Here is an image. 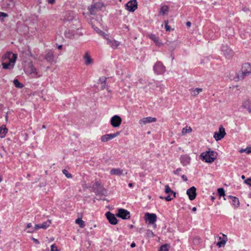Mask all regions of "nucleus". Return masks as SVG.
Listing matches in <instances>:
<instances>
[{"mask_svg": "<svg viewBox=\"0 0 251 251\" xmlns=\"http://www.w3.org/2000/svg\"><path fill=\"white\" fill-rule=\"evenodd\" d=\"M217 153L209 148L205 152H202L200 158L206 163H211L216 159Z\"/></svg>", "mask_w": 251, "mask_h": 251, "instance_id": "f03ea898", "label": "nucleus"}, {"mask_svg": "<svg viewBox=\"0 0 251 251\" xmlns=\"http://www.w3.org/2000/svg\"><path fill=\"white\" fill-rule=\"evenodd\" d=\"M45 59L50 63H52L54 61V55L52 51H48L45 55Z\"/></svg>", "mask_w": 251, "mask_h": 251, "instance_id": "5701e85b", "label": "nucleus"}, {"mask_svg": "<svg viewBox=\"0 0 251 251\" xmlns=\"http://www.w3.org/2000/svg\"><path fill=\"white\" fill-rule=\"evenodd\" d=\"M105 216L110 224L115 225L118 223V220L115 215L110 211H108L105 213Z\"/></svg>", "mask_w": 251, "mask_h": 251, "instance_id": "4468645a", "label": "nucleus"}, {"mask_svg": "<svg viewBox=\"0 0 251 251\" xmlns=\"http://www.w3.org/2000/svg\"><path fill=\"white\" fill-rule=\"evenodd\" d=\"M186 25L188 27H190L191 25V23L190 22H187L186 23Z\"/></svg>", "mask_w": 251, "mask_h": 251, "instance_id": "603ef678", "label": "nucleus"}, {"mask_svg": "<svg viewBox=\"0 0 251 251\" xmlns=\"http://www.w3.org/2000/svg\"><path fill=\"white\" fill-rule=\"evenodd\" d=\"M136 246V244L134 243V242H132L131 245H130V247L131 248H134Z\"/></svg>", "mask_w": 251, "mask_h": 251, "instance_id": "864d4df0", "label": "nucleus"}, {"mask_svg": "<svg viewBox=\"0 0 251 251\" xmlns=\"http://www.w3.org/2000/svg\"><path fill=\"white\" fill-rule=\"evenodd\" d=\"M31 239H32V240H33V242H34L35 244H40L39 241L37 239H35V238H33V237H32V238H31Z\"/></svg>", "mask_w": 251, "mask_h": 251, "instance_id": "de8ad7c7", "label": "nucleus"}, {"mask_svg": "<svg viewBox=\"0 0 251 251\" xmlns=\"http://www.w3.org/2000/svg\"><path fill=\"white\" fill-rule=\"evenodd\" d=\"M153 70L155 74L161 75L165 72V67L161 62H157L153 66Z\"/></svg>", "mask_w": 251, "mask_h": 251, "instance_id": "6e6552de", "label": "nucleus"}, {"mask_svg": "<svg viewBox=\"0 0 251 251\" xmlns=\"http://www.w3.org/2000/svg\"><path fill=\"white\" fill-rule=\"evenodd\" d=\"M149 37L154 41L157 46H159L162 44V43L160 42L159 37L155 34H151L149 35Z\"/></svg>", "mask_w": 251, "mask_h": 251, "instance_id": "393cba45", "label": "nucleus"}, {"mask_svg": "<svg viewBox=\"0 0 251 251\" xmlns=\"http://www.w3.org/2000/svg\"><path fill=\"white\" fill-rule=\"evenodd\" d=\"M104 77H100L99 79V81L101 82V83L102 82H103V79H102Z\"/></svg>", "mask_w": 251, "mask_h": 251, "instance_id": "5fc2aeb1", "label": "nucleus"}, {"mask_svg": "<svg viewBox=\"0 0 251 251\" xmlns=\"http://www.w3.org/2000/svg\"><path fill=\"white\" fill-rule=\"evenodd\" d=\"M221 234H222L223 238H222L221 237H219V241L216 244V245L219 248L224 247L225 245V244L227 240V236L226 235L222 234V233H221Z\"/></svg>", "mask_w": 251, "mask_h": 251, "instance_id": "412c9836", "label": "nucleus"}, {"mask_svg": "<svg viewBox=\"0 0 251 251\" xmlns=\"http://www.w3.org/2000/svg\"><path fill=\"white\" fill-rule=\"evenodd\" d=\"M192 130V128L190 127H189L188 128H187V127H184L182 129V134L185 135L187 133H190Z\"/></svg>", "mask_w": 251, "mask_h": 251, "instance_id": "f704fd0d", "label": "nucleus"}, {"mask_svg": "<svg viewBox=\"0 0 251 251\" xmlns=\"http://www.w3.org/2000/svg\"><path fill=\"white\" fill-rule=\"evenodd\" d=\"M247 154H250L251 153V148H246L244 150Z\"/></svg>", "mask_w": 251, "mask_h": 251, "instance_id": "49530a36", "label": "nucleus"}, {"mask_svg": "<svg viewBox=\"0 0 251 251\" xmlns=\"http://www.w3.org/2000/svg\"><path fill=\"white\" fill-rule=\"evenodd\" d=\"M126 8L130 12H134L137 8V2L136 0H132L126 4Z\"/></svg>", "mask_w": 251, "mask_h": 251, "instance_id": "f8f14e48", "label": "nucleus"}, {"mask_svg": "<svg viewBox=\"0 0 251 251\" xmlns=\"http://www.w3.org/2000/svg\"><path fill=\"white\" fill-rule=\"evenodd\" d=\"M186 194L188 196L190 200H194L197 195L196 188L194 186L191 187L187 190Z\"/></svg>", "mask_w": 251, "mask_h": 251, "instance_id": "dca6fc26", "label": "nucleus"}, {"mask_svg": "<svg viewBox=\"0 0 251 251\" xmlns=\"http://www.w3.org/2000/svg\"><path fill=\"white\" fill-rule=\"evenodd\" d=\"M164 23H165V28L166 30L167 31H170L171 27L168 25V24H169L168 21H165Z\"/></svg>", "mask_w": 251, "mask_h": 251, "instance_id": "a19ab883", "label": "nucleus"}, {"mask_svg": "<svg viewBox=\"0 0 251 251\" xmlns=\"http://www.w3.org/2000/svg\"><path fill=\"white\" fill-rule=\"evenodd\" d=\"M180 171H181V168H177L176 170L174 171V174H175V175H179V173Z\"/></svg>", "mask_w": 251, "mask_h": 251, "instance_id": "a18cd8bd", "label": "nucleus"}, {"mask_svg": "<svg viewBox=\"0 0 251 251\" xmlns=\"http://www.w3.org/2000/svg\"><path fill=\"white\" fill-rule=\"evenodd\" d=\"M62 173L63 174L66 176V177L68 178H72L73 176L72 175V174H71L70 173H69L67 170H65V169H63L62 170Z\"/></svg>", "mask_w": 251, "mask_h": 251, "instance_id": "4c0bfd02", "label": "nucleus"}, {"mask_svg": "<svg viewBox=\"0 0 251 251\" xmlns=\"http://www.w3.org/2000/svg\"><path fill=\"white\" fill-rule=\"evenodd\" d=\"M110 174L112 175H118V176L122 175V176H124V174H123V170L121 169H119V168H118V169L113 168V169H112L110 171Z\"/></svg>", "mask_w": 251, "mask_h": 251, "instance_id": "bb28decb", "label": "nucleus"}, {"mask_svg": "<svg viewBox=\"0 0 251 251\" xmlns=\"http://www.w3.org/2000/svg\"><path fill=\"white\" fill-rule=\"evenodd\" d=\"M100 3H95L91 5V6H90V7L89 9L90 13L91 14H94V13L95 12V10L96 9H98L99 8V6L98 5H100Z\"/></svg>", "mask_w": 251, "mask_h": 251, "instance_id": "c85d7f7f", "label": "nucleus"}, {"mask_svg": "<svg viewBox=\"0 0 251 251\" xmlns=\"http://www.w3.org/2000/svg\"><path fill=\"white\" fill-rule=\"evenodd\" d=\"M189 91L192 96H196L202 91V89L200 88H191Z\"/></svg>", "mask_w": 251, "mask_h": 251, "instance_id": "a878e982", "label": "nucleus"}, {"mask_svg": "<svg viewBox=\"0 0 251 251\" xmlns=\"http://www.w3.org/2000/svg\"><path fill=\"white\" fill-rule=\"evenodd\" d=\"M31 228V229L32 228L31 223H28L27 224L26 228Z\"/></svg>", "mask_w": 251, "mask_h": 251, "instance_id": "3c124183", "label": "nucleus"}, {"mask_svg": "<svg viewBox=\"0 0 251 251\" xmlns=\"http://www.w3.org/2000/svg\"><path fill=\"white\" fill-rule=\"evenodd\" d=\"M250 73H251V65L249 63H246L242 65L241 72L238 74L237 76L239 79H243Z\"/></svg>", "mask_w": 251, "mask_h": 251, "instance_id": "7ed1b4c3", "label": "nucleus"}, {"mask_svg": "<svg viewBox=\"0 0 251 251\" xmlns=\"http://www.w3.org/2000/svg\"><path fill=\"white\" fill-rule=\"evenodd\" d=\"M75 34V31L74 29H67L64 32L65 37L68 38H73Z\"/></svg>", "mask_w": 251, "mask_h": 251, "instance_id": "4be33fe9", "label": "nucleus"}, {"mask_svg": "<svg viewBox=\"0 0 251 251\" xmlns=\"http://www.w3.org/2000/svg\"><path fill=\"white\" fill-rule=\"evenodd\" d=\"M241 178H242V179H245V176L242 175V176H241Z\"/></svg>", "mask_w": 251, "mask_h": 251, "instance_id": "680f3d73", "label": "nucleus"}, {"mask_svg": "<svg viewBox=\"0 0 251 251\" xmlns=\"http://www.w3.org/2000/svg\"><path fill=\"white\" fill-rule=\"evenodd\" d=\"M84 59H85V64L86 65H89L93 62L92 59L88 53H85Z\"/></svg>", "mask_w": 251, "mask_h": 251, "instance_id": "cd10ccee", "label": "nucleus"}, {"mask_svg": "<svg viewBox=\"0 0 251 251\" xmlns=\"http://www.w3.org/2000/svg\"><path fill=\"white\" fill-rule=\"evenodd\" d=\"M62 45H60L58 46V49L61 50V49H62Z\"/></svg>", "mask_w": 251, "mask_h": 251, "instance_id": "6e6d98bb", "label": "nucleus"}, {"mask_svg": "<svg viewBox=\"0 0 251 251\" xmlns=\"http://www.w3.org/2000/svg\"><path fill=\"white\" fill-rule=\"evenodd\" d=\"M75 223L78 224L80 227H83L84 226V224L83 221L80 219L78 218L75 220Z\"/></svg>", "mask_w": 251, "mask_h": 251, "instance_id": "c9c22d12", "label": "nucleus"}, {"mask_svg": "<svg viewBox=\"0 0 251 251\" xmlns=\"http://www.w3.org/2000/svg\"><path fill=\"white\" fill-rule=\"evenodd\" d=\"M116 216L123 220L129 219L130 217L129 212L122 208L118 209V212L117 213Z\"/></svg>", "mask_w": 251, "mask_h": 251, "instance_id": "9b49d317", "label": "nucleus"}, {"mask_svg": "<svg viewBox=\"0 0 251 251\" xmlns=\"http://www.w3.org/2000/svg\"><path fill=\"white\" fill-rule=\"evenodd\" d=\"M7 129L4 126H0V137L3 138L7 132Z\"/></svg>", "mask_w": 251, "mask_h": 251, "instance_id": "c756f323", "label": "nucleus"}, {"mask_svg": "<svg viewBox=\"0 0 251 251\" xmlns=\"http://www.w3.org/2000/svg\"><path fill=\"white\" fill-rule=\"evenodd\" d=\"M7 118H8V112L6 113V115H5V119H6V120H7Z\"/></svg>", "mask_w": 251, "mask_h": 251, "instance_id": "052dcab7", "label": "nucleus"}, {"mask_svg": "<svg viewBox=\"0 0 251 251\" xmlns=\"http://www.w3.org/2000/svg\"><path fill=\"white\" fill-rule=\"evenodd\" d=\"M218 193L220 197L225 196V192L223 188H220L218 189Z\"/></svg>", "mask_w": 251, "mask_h": 251, "instance_id": "58836bf2", "label": "nucleus"}, {"mask_svg": "<svg viewBox=\"0 0 251 251\" xmlns=\"http://www.w3.org/2000/svg\"><path fill=\"white\" fill-rule=\"evenodd\" d=\"M132 186H133V184L132 183H128V186L129 187H132Z\"/></svg>", "mask_w": 251, "mask_h": 251, "instance_id": "bf43d9fd", "label": "nucleus"}, {"mask_svg": "<svg viewBox=\"0 0 251 251\" xmlns=\"http://www.w3.org/2000/svg\"><path fill=\"white\" fill-rule=\"evenodd\" d=\"M13 83L15 86L18 88H22L24 85L21 83L17 79H14L13 80Z\"/></svg>", "mask_w": 251, "mask_h": 251, "instance_id": "2f4dec72", "label": "nucleus"}, {"mask_svg": "<svg viewBox=\"0 0 251 251\" xmlns=\"http://www.w3.org/2000/svg\"><path fill=\"white\" fill-rule=\"evenodd\" d=\"M26 72L27 74L32 75V77H39L38 75L37 70L32 64H30L28 67L26 69Z\"/></svg>", "mask_w": 251, "mask_h": 251, "instance_id": "f3484780", "label": "nucleus"}, {"mask_svg": "<svg viewBox=\"0 0 251 251\" xmlns=\"http://www.w3.org/2000/svg\"><path fill=\"white\" fill-rule=\"evenodd\" d=\"M3 59H9L8 63L3 62L2 66L4 69H12L17 58V54L12 53L10 51L6 52L2 56Z\"/></svg>", "mask_w": 251, "mask_h": 251, "instance_id": "f257e3e1", "label": "nucleus"}, {"mask_svg": "<svg viewBox=\"0 0 251 251\" xmlns=\"http://www.w3.org/2000/svg\"><path fill=\"white\" fill-rule=\"evenodd\" d=\"M222 51L223 52L225 55H230L232 53V50L230 49L227 48L225 49V47H223Z\"/></svg>", "mask_w": 251, "mask_h": 251, "instance_id": "473e14b6", "label": "nucleus"}, {"mask_svg": "<svg viewBox=\"0 0 251 251\" xmlns=\"http://www.w3.org/2000/svg\"><path fill=\"white\" fill-rule=\"evenodd\" d=\"M156 121V119L155 118H153L151 117H148L143 118L141 119L139 121V124L141 125H146L148 123H151L153 122H155Z\"/></svg>", "mask_w": 251, "mask_h": 251, "instance_id": "6ab92c4d", "label": "nucleus"}, {"mask_svg": "<svg viewBox=\"0 0 251 251\" xmlns=\"http://www.w3.org/2000/svg\"><path fill=\"white\" fill-rule=\"evenodd\" d=\"M50 224H51L50 221V220H48V221H47L46 222H45L43 223L42 224H36L35 225L34 227V228H32L31 229H30L29 230H28L27 232L32 233L35 230H37L39 229V228L46 229L47 228H48L50 226Z\"/></svg>", "mask_w": 251, "mask_h": 251, "instance_id": "0eeeda50", "label": "nucleus"}, {"mask_svg": "<svg viewBox=\"0 0 251 251\" xmlns=\"http://www.w3.org/2000/svg\"><path fill=\"white\" fill-rule=\"evenodd\" d=\"M181 178L183 179V180L184 181H187V178L186 177V176L184 175H182L181 176Z\"/></svg>", "mask_w": 251, "mask_h": 251, "instance_id": "09e8293b", "label": "nucleus"}, {"mask_svg": "<svg viewBox=\"0 0 251 251\" xmlns=\"http://www.w3.org/2000/svg\"><path fill=\"white\" fill-rule=\"evenodd\" d=\"M155 236L154 233L152 231V230L150 229H148L146 231V236L149 238L153 237Z\"/></svg>", "mask_w": 251, "mask_h": 251, "instance_id": "e433bc0d", "label": "nucleus"}, {"mask_svg": "<svg viewBox=\"0 0 251 251\" xmlns=\"http://www.w3.org/2000/svg\"><path fill=\"white\" fill-rule=\"evenodd\" d=\"M165 192L168 194V195L167 197H160L161 199H165L166 201H171L174 198L176 197V193L174 192L168 185H166L165 186Z\"/></svg>", "mask_w": 251, "mask_h": 251, "instance_id": "20e7f679", "label": "nucleus"}, {"mask_svg": "<svg viewBox=\"0 0 251 251\" xmlns=\"http://www.w3.org/2000/svg\"><path fill=\"white\" fill-rule=\"evenodd\" d=\"M211 198L212 200H213V201L215 199V198L213 196H211Z\"/></svg>", "mask_w": 251, "mask_h": 251, "instance_id": "e2e57ef3", "label": "nucleus"}, {"mask_svg": "<svg viewBox=\"0 0 251 251\" xmlns=\"http://www.w3.org/2000/svg\"><path fill=\"white\" fill-rule=\"evenodd\" d=\"M244 150L242 149V150H241L240 151H241V152H243V151H245Z\"/></svg>", "mask_w": 251, "mask_h": 251, "instance_id": "338daca9", "label": "nucleus"}, {"mask_svg": "<svg viewBox=\"0 0 251 251\" xmlns=\"http://www.w3.org/2000/svg\"><path fill=\"white\" fill-rule=\"evenodd\" d=\"M191 157L187 154L181 155L180 157V163L183 166H186L191 162Z\"/></svg>", "mask_w": 251, "mask_h": 251, "instance_id": "aec40b11", "label": "nucleus"}, {"mask_svg": "<svg viewBox=\"0 0 251 251\" xmlns=\"http://www.w3.org/2000/svg\"><path fill=\"white\" fill-rule=\"evenodd\" d=\"M169 10V7L167 5H163L161 7L159 13L162 15H164Z\"/></svg>", "mask_w": 251, "mask_h": 251, "instance_id": "7c9ffc66", "label": "nucleus"}, {"mask_svg": "<svg viewBox=\"0 0 251 251\" xmlns=\"http://www.w3.org/2000/svg\"><path fill=\"white\" fill-rule=\"evenodd\" d=\"M226 134L225 128L222 126H221L219 127V131L214 133V138L216 141H218L223 138Z\"/></svg>", "mask_w": 251, "mask_h": 251, "instance_id": "9d476101", "label": "nucleus"}, {"mask_svg": "<svg viewBox=\"0 0 251 251\" xmlns=\"http://www.w3.org/2000/svg\"><path fill=\"white\" fill-rule=\"evenodd\" d=\"M169 248V245L164 244L160 247L159 251H168Z\"/></svg>", "mask_w": 251, "mask_h": 251, "instance_id": "72a5a7b5", "label": "nucleus"}, {"mask_svg": "<svg viewBox=\"0 0 251 251\" xmlns=\"http://www.w3.org/2000/svg\"><path fill=\"white\" fill-rule=\"evenodd\" d=\"M241 107L247 109L249 113H251V100L249 99H246L243 100Z\"/></svg>", "mask_w": 251, "mask_h": 251, "instance_id": "a211bd4d", "label": "nucleus"}, {"mask_svg": "<svg viewBox=\"0 0 251 251\" xmlns=\"http://www.w3.org/2000/svg\"><path fill=\"white\" fill-rule=\"evenodd\" d=\"M8 14L7 13H4V12H0V18H1V17L2 18H5V17H8Z\"/></svg>", "mask_w": 251, "mask_h": 251, "instance_id": "37998d69", "label": "nucleus"}, {"mask_svg": "<svg viewBox=\"0 0 251 251\" xmlns=\"http://www.w3.org/2000/svg\"><path fill=\"white\" fill-rule=\"evenodd\" d=\"M73 17H71V19H66V18H65V20H66V21H71V20H73Z\"/></svg>", "mask_w": 251, "mask_h": 251, "instance_id": "13d9d810", "label": "nucleus"}, {"mask_svg": "<svg viewBox=\"0 0 251 251\" xmlns=\"http://www.w3.org/2000/svg\"><path fill=\"white\" fill-rule=\"evenodd\" d=\"M120 132H116V133H114L107 134L103 135L101 137V141L102 142H107L118 136L120 134Z\"/></svg>", "mask_w": 251, "mask_h": 251, "instance_id": "2eb2a0df", "label": "nucleus"}, {"mask_svg": "<svg viewBox=\"0 0 251 251\" xmlns=\"http://www.w3.org/2000/svg\"><path fill=\"white\" fill-rule=\"evenodd\" d=\"M144 218L145 221H148L149 224H153L157 220V216L154 213H146Z\"/></svg>", "mask_w": 251, "mask_h": 251, "instance_id": "ddd939ff", "label": "nucleus"}, {"mask_svg": "<svg viewBox=\"0 0 251 251\" xmlns=\"http://www.w3.org/2000/svg\"><path fill=\"white\" fill-rule=\"evenodd\" d=\"M42 128H46V126L45 125L42 126Z\"/></svg>", "mask_w": 251, "mask_h": 251, "instance_id": "0e129e2a", "label": "nucleus"}, {"mask_svg": "<svg viewBox=\"0 0 251 251\" xmlns=\"http://www.w3.org/2000/svg\"><path fill=\"white\" fill-rule=\"evenodd\" d=\"M103 36L106 40V44L109 45L113 49H116L120 45V42L116 41L113 38H108V35L106 34L104 32H102Z\"/></svg>", "mask_w": 251, "mask_h": 251, "instance_id": "423d86ee", "label": "nucleus"}, {"mask_svg": "<svg viewBox=\"0 0 251 251\" xmlns=\"http://www.w3.org/2000/svg\"><path fill=\"white\" fill-rule=\"evenodd\" d=\"M245 183L247 184V185L251 186V178H248L247 179L245 180Z\"/></svg>", "mask_w": 251, "mask_h": 251, "instance_id": "79ce46f5", "label": "nucleus"}, {"mask_svg": "<svg viewBox=\"0 0 251 251\" xmlns=\"http://www.w3.org/2000/svg\"><path fill=\"white\" fill-rule=\"evenodd\" d=\"M50 248H51V251H59L57 249V247L55 246L54 245H51Z\"/></svg>", "mask_w": 251, "mask_h": 251, "instance_id": "c03bdc74", "label": "nucleus"}, {"mask_svg": "<svg viewBox=\"0 0 251 251\" xmlns=\"http://www.w3.org/2000/svg\"><path fill=\"white\" fill-rule=\"evenodd\" d=\"M92 189L96 195L104 194L105 189L99 181H96L92 186Z\"/></svg>", "mask_w": 251, "mask_h": 251, "instance_id": "39448f33", "label": "nucleus"}, {"mask_svg": "<svg viewBox=\"0 0 251 251\" xmlns=\"http://www.w3.org/2000/svg\"><path fill=\"white\" fill-rule=\"evenodd\" d=\"M129 227H130V228H132L133 227V225H130Z\"/></svg>", "mask_w": 251, "mask_h": 251, "instance_id": "774afa93", "label": "nucleus"}, {"mask_svg": "<svg viewBox=\"0 0 251 251\" xmlns=\"http://www.w3.org/2000/svg\"><path fill=\"white\" fill-rule=\"evenodd\" d=\"M49 4H53L55 2V0H46Z\"/></svg>", "mask_w": 251, "mask_h": 251, "instance_id": "8fccbe9b", "label": "nucleus"}, {"mask_svg": "<svg viewBox=\"0 0 251 251\" xmlns=\"http://www.w3.org/2000/svg\"><path fill=\"white\" fill-rule=\"evenodd\" d=\"M2 177L0 176V182L2 181Z\"/></svg>", "mask_w": 251, "mask_h": 251, "instance_id": "69168bd1", "label": "nucleus"}, {"mask_svg": "<svg viewBox=\"0 0 251 251\" xmlns=\"http://www.w3.org/2000/svg\"><path fill=\"white\" fill-rule=\"evenodd\" d=\"M102 79H103V82L101 83V89L103 90L106 87V79H107V78L103 77Z\"/></svg>", "mask_w": 251, "mask_h": 251, "instance_id": "ea45409f", "label": "nucleus"}, {"mask_svg": "<svg viewBox=\"0 0 251 251\" xmlns=\"http://www.w3.org/2000/svg\"><path fill=\"white\" fill-rule=\"evenodd\" d=\"M227 198H229L231 199V204L235 207H238L240 205V202L238 199L235 197L232 196H227Z\"/></svg>", "mask_w": 251, "mask_h": 251, "instance_id": "b1692460", "label": "nucleus"}, {"mask_svg": "<svg viewBox=\"0 0 251 251\" xmlns=\"http://www.w3.org/2000/svg\"><path fill=\"white\" fill-rule=\"evenodd\" d=\"M192 210H193V211H196L197 210V208H196V207H193V208H192Z\"/></svg>", "mask_w": 251, "mask_h": 251, "instance_id": "4d7b16f0", "label": "nucleus"}, {"mask_svg": "<svg viewBox=\"0 0 251 251\" xmlns=\"http://www.w3.org/2000/svg\"><path fill=\"white\" fill-rule=\"evenodd\" d=\"M122 122V118L118 115H114L110 120V124L113 127H119Z\"/></svg>", "mask_w": 251, "mask_h": 251, "instance_id": "1a4fd4ad", "label": "nucleus"}]
</instances>
